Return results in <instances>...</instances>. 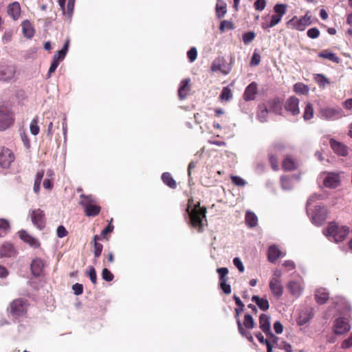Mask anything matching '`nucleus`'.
Returning <instances> with one entry per match:
<instances>
[{"label": "nucleus", "mask_w": 352, "mask_h": 352, "mask_svg": "<svg viewBox=\"0 0 352 352\" xmlns=\"http://www.w3.org/2000/svg\"><path fill=\"white\" fill-rule=\"evenodd\" d=\"M186 212L192 226L197 228L199 232L202 231L206 221V208H201L199 202L194 204L192 199H189Z\"/></svg>", "instance_id": "nucleus-1"}, {"label": "nucleus", "mask_w": 352, "mask_h": 352, "mask_svg": "<svg viewBox=\"0 0 352 352\" xmlns=\"http://www.w3.org/2000/svg\"><path fill=\"white\" fill-rule=\"evenodd\" d=\"M321 197V195L313 194L307 201V213L311 217L312 223L316 226H320L327 219V210L324 207L316 205L314 206V209H312L313 203Z\"/></svg>", "instance_id": "nucleus-2"}, {"label": "nucleus", "mask_w": 352, "mask_h": 352, "mask_svg": "<svg viewBox=\"0 0 352 352\" xmlns=\"http://www.w3.org/2000/svg\"><path fill=\"white\" fill-rule=\"evenodd\" d=\"M323 233L329 241L338 243L346 239L349 233V228L345 226H338L335 223H331L323 230Z\"/></svg>", "instance_id": "nucleus-3"}, {"label": "nucleus", "mask_w": 352, "mask_h": 352, "mask_svg": "<svg viewBox=\"0 0 352 352\" xmlns=\"http://www.w3.org/2000/svg\"><path fill=\"white\" fill-rule=\"evenodd\" d=\"M80 199L79 204L84 208L85 214L87 217H94L99 214L100 207L94 204L95 199L92 195H81Z\"/></svg>", "instance_id": "nucleus-4"}, {"label": "nucleus", "mask_w": 352, "mask_h": 352, "mask_svg": "<svg viewBox=\"0 0 352 352\" xmlns=\"http://www.w3.org/2000/svg\"><path fill=\"white\" fill-rule=\"evenodd\" d=\"M312 23L311 16L307 12L303 16L298 18L294 16L287 23L288 27L296 30L298 31H304L305 28Z\"/></svg>", "instance_id": "nucleus-5"}, {"label": "nucleus", "mask_w": 352, "mask_h": 352, "mask_svg": "<svg viewBox=\"0 0 352 352\" xmlns=\"http://www.w3.org/2000/svg\"><path fill=\"white\" fill-rule=\"evenodd\" d=\"M26 313V301L16 299L10 304V314L14 318L23 316Z\"/></svg>", "instance_id": "nucleus-6"}, {"label": "nucleus", "mask_w": 352, "mask_h": 352, "mask_svg": "<svg viewBox=\"0 0 352 352\" xmlns=\"http://www.w3.org/2000/svg\"><path fill=\"white\" fill-rule=\"evenodd\" d=\"M323 185L328 188H336L341 183L340 173H324Z\"/></svg>", "instance_id": "nucleus-7"}, {"label": "nucleus", "mask_w": 352, "mask_h": 352, "mask_svg": "<svg viewBox=\"0 0 352 352\" xmlns=\"http://www.w3.org/2000/svg\"><path fill=\"white\" fill-rule=\"evenodd\" d=\"M15 160L13 152L4 146L0 148V166L8 168Z\"/></svg>", "instance_id": "nucleus-8"}, {"label": "nucleus", "mask_w": 352, "mask_h": 352, "mask_svg": "<svg viewBox=\"0 0 352 352\" xmlns=\"http://www.w3.org/2000/svg\"><path fill=\"white\" fill-rule=\"evenodd\" d=\"M273 9L275 14L272 16L269 25L274 27L280 22L282 17L286 14L287 6L283 3H277Z\"/></svg>", "instance_id": "nucleus-9"}, {"label": "nucleus", "mask_w": 352, "mask_h": 352, "mask_svg": "<svg viewBox=\"0 0 352 352\" xmlns=\"http://www.w3.org/2000/svg\"><path fill=\"white\" fill-rule=\"evenodd\" d=\"M16 67L12 65L0 63V80L9 81L14 78Z\"/></svg>", "instance_id": "nucleus-10"}, {"label": "nucleus", "mask_w": 352, "mask_h": 352, "mask_svg": "<svg viewBox=\"0 0 352 352\" xmlns=\"http://www.w3.org/2000/svg\"><path fill=\"white\" fill-rule=\"evenodd\" d=\"M217 273L219 275V286L223 292L226 294H230L231 293V287L229 284H227L228 274V270L227 267H220L217 270Z\"/></svg>", "instance_id": "nucleus-11"}, {"label": "nucleus", "mask_w": 352, "mask_h": 352, "mask_svg": "<svg viewBox=\"0 0 352 352\" xmlns=\"http://www.w3.org/2000/svg\"><path fill=\"white\" fill-rule=\"evenodd\" d=\"M322 118L325 120H335L342 116V111L340 108H322L320 111Z\"/></svg>", "instance_id": "nucleus-12"}, {"label": "nucleus", "mask_w": 352, "mask_h": 352, "mask_svg": "<svg viewBox=\"0 0 352 352\" xmlns=\"http://www.w3.org/2000/svg\"><path fill=\"white\" fill-rule=\"evenodd\" d=\"M285 110L292 116H297L300 113L299 100L295 96L287 98L285 103Z\"/></svg>", "instance_id": "nucleus-13"}, {"label": "nucleus", "mask_w": 352, "mask_h": 352, "mask_svg": "<svg viewBox=\"0 0 352 352\" xmlns=\"http://www.w3.org/2000/svg\"><path fill=\"white\" fill-rule=\"evenodd\" d=\"M30 215L33 224L38 229L42 230L45 227V224L43 211L41 209L33 210H32Z\"/></svg>", "instance_id": "nucleus-14"}, {"label": "nucleus", "mask_w": 352, "mask_h": 352, "mask_svg": "<svg viewBox=\"0 0 352 352\" xmlns=\"http://www.w3.org/2000/svg\"><path fill=\"white\" fill-rule=\"evenodd\" d=\"M351 326L346 318H338L334 323V333L338 335L343 334L349 331Z\"/></svg>", "instance_id": "nucleus-15"}, {"label": "nucleus", "mask_w": 352, "mask_h": 352, "mask_svg": "<svg viewBox=\"0 0 352 352\" xmlns=\"http://www.w3.org/2000/svg\"><path fill=\"white\" fill-rule=\"evenodd\" d=\"M19 236L24 243L28 244L32 248H37L40 246L39 241L25 230L19 231Z\"/></svg>", "instance_id": "nucleus-16"}, {"label": "nucleus", "mask_w": 352, "mask_h": 352, "mask_svg": "<svg viewBox=\"0 0 352 352\" xmlns=\"http://www.w3.org/2000/svg\"><path fill=\"white\" fill-rule=\"evenodd\" d=\"M44 267L45 263L43 260L40 258H34L30 265V269L33 276L38 277L42 274Z\"/></svg>", "instance_id": "nucleus-17"}, {"label": "nucleus", "mask_w": 352, "mask_h": 352, "mask_svg": "<svg viewBox=\"0 0 352 352\" xmlns=\"http://www.w3.org/2000/svg\"><path fill=\"white\" fill-rule=\"evenodd\" d=\"M269 287L272 295L279 299L283 294V287L280 280H270Z\"/></svg>", "instance_id": "nucleus-18"}, {"label": "nucleus", "mask_w": 352, "mask_h": 352, "mask_svg": "<svg viewBox=\"0 0 352 352\" xmlns=\"http://www.w3.org/2000/svg\"><path fill=\"white\" fill-rule=\"evenodd\" d=\"M267 108L269 112L274 113L276 115H281L283 107L282 102L278 98L270 100L267 103Z\"/></svg>", "instance_id": "nucleus-19"}, {"label": "nucleus", "mask_w": 352, "mask_h": 352, "mask_svg": "<svg viewBox=\"0 0 352 352\" xmlns=\"http://www.w3.org/2000/svg\"><path fill=\"white\" fill-rule=\"evenodd\" d=\"M16 253V250L11 243L6 242L0 247V258L12 257Z\"/></svg>", "instance_id": "nucleus-20"}, {"label": "nucleus", "mask_w": 352, "mask_h": 352, "mask_svg": "<svg viewBox=\"0 0 352 352\" xmlns=\"http://www.w3.org/2000/svg\"><path fill=\"white\" fill-rule=\"evenodd\" d=\"M314 314L311 308H306L301 311L296 320L298 325L302 326L309 322L313 318Z\"/></svg>", "instance_id": "nucleus-21"}, {"label": "nucleus", "mask_w": 352, "mask_h": 352, "mask_svg": "<svg viewBox=\"0 0 352 352\" xmlns=\"http://www.w3.org/2000/svg\"><path fill=\"white\" fill-rule=\"evenodd\" d=\"M211 70L214 72H219L223 74H228L230 69L226 66L224 60L221 58L215 59L212 64Z\"/></svg>", "instance_id": "nucleus-22"}, {"label": "nucleus", "mask_w": 352, "mask_h": 352, "mask_svg": "<svg viewBox=\"0 0 352 352\" xmlns=\"http://www.w3.org/2000/svg\"><path fill=\"white\" fill-rule=\"evenodd\" d=\"M287 289H289L292 296L296 298L300 297L303 292L302 285L299 282L294 280H292L288 283Z\"/></svg>", "instance_id": "nucleus-23"}, {"label": "nucleus", "mask_w": 352, "mask_h": 352, "mask_svg": "<svg viewBox=\"0 0 352 352\" xmlns=\"http://www.w3.org/2000/svg\"><path fill=\"white\" fill-rule=\"evenodd\" d=\"M13 119L10 113L0 110V131H3L8 128L12 123Z\"/></svg>", "instance_id": "nucleus-24"}, {"label": "nucleus", "mask_w": 352, "mask_h": 352, "mask_svg": "<svg viewBox=\"0 0 352 352\" xmlns=\"http://www.w3.org/2000/svg\"><path fill=\"white\" fill-rule=\"evenodd\" d=\"M330 145L333 151L339 155L346 156L348 154L347 147L340 142L333 139L330 140Z\"/></svg>", "instance_id": "nucleus-25"}, {"label": "nucleus", "mask_w": 352, "mask_h": 352, "mask_svg": "<svg viewBox=\"0 0 352 352\" xmlns=\"http://www.w3.org/2000/svg\"><path fill=\"white\" fill-rule=\"evenodd\" d=\"M257 92V85L256 82H251L245 89L243 98L245 101L253 100Z\"/></svg>", "instance_id": "nucleus-26"}, {"label": "nucleus", "mask_w": 352, "mask_h": 352, "mask_svg": "<svg viewBox=\"0 0 352 352\" xmlns=\"http://www.w3.org/2000/svg\"><path fill=\"white\" fill-rule=\"evenodd\" d=\"M8 14L13 20H17L21 14V6L19 2L14 1L9 4L7 10Z\"/></svg>", "instance_id": "nucleus-27"}, {"label": "nucleus", "mask_w": 352, "mask_h": 352, "mask_svg": "<svg viewBox=\"0 0 352 352\" xmlns=\"http://www.w3.org/2000/svg\"><path fill=\"white\" fill-rule=\"evenodd\" d=\"M190 80L189 78H186L181 81L178 89V96L180 100L186 98L188 96L190 91Z\"/></svg>", "instance_id": "nucleus-28"}, {"label": "nucleus", "mask_w": 352, "mask_h": 352, "mask_svg": "<svg viewBox=\"0 0 352 352\" xmlns=\"http://www.w3.org/2000/svg\"><path fill=\"white\" fill-rule=\"evenodd\" d=\"M270 319V317L265 314H261L259 317V327L266 335L272 331Z\"/></svg>", "instance_id": "nucleus-29"}, {"label": "nucleus", "mask_w": 352, "mask_h": 352, "mask_svg": "<svg viewBox=\"0 0 352 352\" xmlns=\"http://www.w3.org/2000/svg\"><path fill=\"white\" fill-rule=\"evenodd\" d=\"M329 298V294L324 288H319L315 292V299L320 305L324 304Z\"/></svg>", "instance_id": "nucleus-30"}, {"label": "nucleus", "mask_w": 352, "mask_h": 352, "mask_svg": "<svg viewBox=\"0 0 352 352\" xmlns=\"http://www.w3.org/2000/svg\"><path fill=\"white\" fill-rule=\"evenodd\" d=\"M285 256V254L282 255L280 250L275 245H271L268 249V260L271 263L276 261L280 256Z\"/></svg>", "instance_id": "nucleus-31"}, {"label": "nucleus", "mask_w": 352, "mask_h": 352, "mask_svg": "<svg viewBox=\"0 0 352 352\" xmlns=\"http://www.w3.org/2000/svg\"><path fill=\"white\" fill-rule=\"evenodd\" d=\"M21 26L24 36L28 38H32L34 34V29L30 22L25 20L22 22Z\"/></svg>", "instance_id": "nucleus-32"}, {"label": "nucleus", "mask_w": 352, "mask_h": 352, "mask_svg": "<svg viewBox=\"0 0 352 352\" xmlns=\"http://www.w3.org/2000/svg\"><path fill=\"white\" fill-rule=\"evenodd\" d=\"M252 301L255 302L262 311H267L270 307L268 300L265 298H260L257 295H254L252 297Z\"/></svg>", "instance_id": "nucleus-33"}, {"label": "nucleus", "mask_w": 352, "mask_h": 352, "mask_svg": "<svg viewBox=\"0 0 352 352\" xmlns=\"http://www.w3.org/2000/svg\"><path fill=\"white\" fill-rule=\"evenodd\" d=\"M268 109L265 104H261L258 107L256 112V118L261 122H265L267 121Z\"/></svg>", "instance_id": "nucleus-34"}, {"label": "nucleus", "mask_w": 352, "mask_h": 352, "mask_svg": "<svg viewBox=\"0 0 352 352\" xmlns=\"http://www.w3.org/2000/svg\"><path fill=\"white\" fill-rule=\"evenodd\" d=\"M295 178L296 180L299 179L298 176H295L293 177H289L286 176H283L280 179L282 188L284 190H292L294 187L293 179Z\"/></svg>", "instance_id": "nucleus-35"}, {"label": "nucleus", "mask_w": 352, "mask_h": 352, "mask_svg": "<svg viewBox=\"0 0 352 352\" xmlns=\"http://www.w3.org/2000/svg\"><path fill=\"white\" fill-rule=\"evenodd\" d=\"M245 223L250 228L255 227L258 223L256 215L253 212L247 211L245 214Z\"/></svg>", "instance_id": "nucleus-36"}, {"label": "nucleus", "mask_w": 352, "mask_h": 352, "mask_svg": "<svg viewBox=\"0 0 352 352\" xmlns=\"http://www.w3.org/2000/svg\"><path fill=\"white\" fill-rule=\"evenodd\" d=\"M69 40L67 39L65 43L63 46L62 49L60 50H59L56 54H55L54 55L53 58L54 59H56L58 61L63 60L65 58V57L67 53V51L69 49Z\"/></svg>", "instance_id": "nucleus-37"}, {"label": "nucleus", "mask_w": 352, "mask_h": 352, "mask_svg": "<svg viewBox=\"0 0 352 352\" xmlns=\"http://www.w3.org/2000/svg\"><path fill=\"white\" fill-rule=\"evenodd\" d=\"M309 90V87L302 82H297L294 85V91L297 94L307 95Z\"/></svg>", "instance_id": "nucleus-38"}, {"label": "nucleus", "mask_w": 352, "mask_h": 352, "mask_svg": "<svg viewBox=\"0 0 352 352\" xmlns=\"http://www.w3.org/2000/svg\"><path fill=\"white\" fill-rule=\"evenodd\" d=\"M318 56L328 59L333 61V63H338L340 62V58L336 55V54L329 52L327 50L322 51L318 54Z\"/></svg>", "instance_id": "nucleus-39"}, {"label": "nucleus", "mask_w": 352, "mask_h": 352, "mask_svg": "<svg viewBox=\"0 0 352 352\" xmlns=\"http://www.w3.org/2000/svg\"><path fill=\"white\" fill-rule=\"evenodd\" d=\"M283 168L285 170H293L297 168L296 162L291 157H287L283 161Z\"/></svg>", "instance_id": "nucleus-40"}, {"label": "nucleus", "mask_w": 352, "mask_h": 352, "mask_svg": "<svg viewBox=\"0 0 352 352\" xmlns=\"http://www.w3.org/2000/svg\"><path fill=\"white\" fill-rule=\"evenodd\" d=\"M163 182L170 188H175L177 186L176 182L169 173H164L162 175Z\"/></svg>", "instance_id": "nucleus-41"}, {"label": "nucleus", "mask_w": 352, "mask_h": 352, "mask_svg": "<svg viewBox=\"0 0 352 352\" xmlns=\"http://www.w3.org/2000/svg\"><path fill=\"white\" fill-rule=\"evenodd\" d=\"M10 230V223L7 219H0V236H6Z\"/></svg>", "instance_id": "nucleus-42"}, {"label": "nucleus", "mask_w": 352, "mask_h": 352, "mask_svg": "<svg viewBox=\"0 0 352 352\" xmlns=\"http://www.w3.org/2000/svg\"><path fill=\"white\" fill-rule=\"evenodd\" d=\"M233 299L234 300L236 305L238 306V307L235 308V313H236L235 318H236V322H237L238 319H239L240 314L244 310V304L241 300L239 297H238L236 295H234Z\"/></svg>", "instance_id": "nucleus-43"}, {"label": "nucleus", "mask_w": 352, "mask_h": 352, "mask_svg": "<svg viewBox=\"0 0 352 352\" xmlns=\"http://www.w3.org/2000/svg\"><path fill=\"white\" fill-rule=\"evenodd\" d=\"M43 175H44L43 170H41L38 171L36 173V178L34 180V187H33L34 192L36 194L38 193V192L40 190V186H41Z\"/></svg>", "instance_id": "nucleus-44"}, {"label": "nucleus", "mask_w": 352, "mask_h": 352, "mask_svg": "<svg viewBox=\"0 0 352 352\" xmlns=\"http://www.w3.org/2000/svg\"><path fill=\"white\" fill-rule=\"evenodd\" d=\"M314 80L318 84V85L322 88L331 83L330 80L327 77L320 74H316L314 76Z\"/></svg>", "instance_id": "nucleus-45"}, {"label": "nucleus", "mask_w": 352, "mask_h": 352, "mask_svg": "<svg viewBox=\"0 0 352 352\" xmlns=\"http://www.w3.org/2000/svg\"><path fill=\"white\" fill-rule=\"evenodd\" d=\"M314 108L311 103H307L305 108L303 118L305 120H309L313 118Z\"/></svg>", "instance_id": "nucleus-46"}, {"label": "nucleus", "mask_w": 352, "mask_h": 352, "mask_svg": "<svg viewBox=\"0 0 352 352\" xmlns=\"http://www.w3.org/2000/svg\"><path fill=\"white\" fill-rule=\"evenodd\" d=\"M38 119L37 117L34 118L30 122V132L34 135H38L40 131V129L38 125Z\"/></svg>", "instance_id": "nucleus-47"}, {"label": "nucleus", "mask_w": 352, "mask_h": 352, "mask_svg": "<svg viewBox=\"0 0 352 352\" xmlns=\"http://www.w3.org/2000/svg\"><path fill=\"white\" fill-rule=\"evenodd\" d=\"M243 325L248 329H252L254 327L255 322L250 314H245L244 317Z\"/></svg>", "instance_id": "nucleus-48"}, {"label": "nucleus", "mask_w": 352, "mask_h": 352, "mask_svg": "<svg viewBox=\"0 0 352 352\" xmlns=\"http://www.w3.org/2000/svg\"><path fill=\"white\" fill-rule=\"evenodd\" d=\"M232 98V93L231 89L228 87H223L220 95V98L222 100L228 101Z\"/></svg>", "instance_id": "nucleus-49"}, {"label": "nucleus", "mask_w": 352, "mask_h": 352, "mask_svg": "<svg viewBox=\"0 0 352 352\" xmlns=\"http://www.w3.org/2000/svg\"><path fill=\"white\" fill-rule=\"evenodd\" d=\"M216 13L218 18L223 17L226 13V6L223 3L218 2L216 6Z\"/></svg>", "instance_id": "nucleus-50"}, {"label": "nucleus", "mask_w": 352, "mask_h": 352, "mask_svg": "<svg viewBox=\"0 0 352 352\" xmlns=\"http://www.w3.org/2000/svg\"><path fill=\"white\" fill-rule=\"evenodd\" d=\"M86 274L89 277L90 280L94 285L97 283V276L95 268L93 266H89Z\"/></svg>", "instance_id": "nucleus-51"}, {"label": "nucleus", "mask_w": 352, "mask_h": 352, "mask_svg": "<svg viewBox=\"0 0 352 352\" xmlns=\"http://www.w3.org/2000/svg\"><path fill=\"white\" fill-rule=\"evenodd\" d=\"M98 236L95 235L94 236V256L96 258L99 257L101 255L103 246L101 243H99L97 242Z\"/></svg>", "instance_id": "nucleus-52"}, {"label": "nucleus", "mask_w": 352, "mask_h": 352, "mask_svg": "<svg viewBox=\"0 0 352 352\" xmlns=\"http://www.w3.org/2000/svg\"><path fill=\"white\" fill-rule=\"evenodd\" d=\"M234 28L233 23L230 21L224 20L220 23L219 30L223 32L226 30H233Z\"/></svg>", "instance_id": "nucleus-53"}, {"label": "nucleus", "mask_w": 352, "mask_h": 352, "mask_svg": "<svg viewBox=\"0 0 352 352\" xmlns=\"http://www.w3.org/2000/svg\"><path fill=\"white\" fill-rule=\"evenodd\" d=\"M255 33L250 31L243 34V42L244 44L248 45L251 43L255 38Z\"/></svg>", "instance_id": "nucleus-54"}, {"label": "nucleus", "mask_w": 352, "mask_h": 352, "mask_svg": "<svg viewBox=\"0 0 352 352\" xmlns=\"http://www.w3.org/2000/svg\"><path fill=\"white\" fill-rule=\"evenodd\" d=\"M102 278L107 282H110L113 280V274L107 269L104 268L102 271Z\"/></svg>", "instance_id": "nucleus-55"}, {"label": "nucleus", "mask_w": 352, "mask_h": 352, "mask_svg": "<svg viewBox=\"0 0 352 352\" xmlns=\"http://www.w3.org/2000/svg\"><path fill=\"white\" fill-rule=\"evenodd\" d=\"M232 182L238 186H244L247 182L242 177L236 175L231 176Z\"/></svg>", "instance_id": "nucleus-56"}, {"label": "nucleus", "mask_w": 352, "mask_h": 352, "mask_svg": "<svg viewBox=\"0 0 352 352\" xmlns=\"http://www.w3.org/2000/svg\"><path fill=\"white\" fill-rule=\"evenodd\" d=\"M307 35L310 38H317L320 35V30L317 28H311L307 30Z\"/></svg>", "instance_id": "nucleus-57"}, {"label": "nucleus", "mask_w": 352, "mask_h": 352, "mask_svg": "<svg viewBox=\"0 0 352 352\" xmlns=\"http://www.w3.org/2000/svg\"><path fill=\"white\" fill-rule=\"evenodd\" d=\"M188 58L190 63L194 62L197 56V51L195 47H191L187 52Z\"/></svg>", "instance_id": "nucleus-58"}, {"label": "nucleus", "mask_w": 352, "mask_h": 352, "mask_svg": "<svg viewBox=\"0 0 352 352\" xmlns=\"http://www.w3.org/2000/svg\"><path fill=\"white\" fill-rule=\"evenodd\" d=\"M237 326H238V329H239V333H241V335L243 336V337H245V338H248V336L251 334L250 332H249L248 331L245 330L243 327V324L241 323L240 319H238V321H237Z\"/></svg>", "instance_id": "nucleus-59"}, {"label": "nucleus", "mask_w": 352, "mask_h": 352, "mask_svg": "<svg viewBox=\"0 0 352 352\" xmlns=\"http://www.w3.org/2000/svg\"><path fill=\"white\" fill-rule=\"evenodd\" d=\"M75 0H68L67 4V16L72 18L74 9Z\"/></svg>", "instance_id": "nucleus-60"}, {"label": "nucleus", "mask_w": 352, "mask_h": 352, "mask_svg": "<svg viewBox=\"0 0 352 352\" xmlns=\"http://www.w3.org/2000/svg\"><path fill=\"white\" fill-rule=\"evenodd\" d=\"M233 264L238 269L240 272H243L245 270V267L241 260L239 257H235L233 259Z\"/></svg>", "instance_id": "nucleus-61"}, {"label": "nucleus", "mask_w": 352, "mask_h": 352, "mask_svg": "<svg viewBox=\"0 0 352 352\" xmlns=\"http://www.w3.org/2000/svg\"><path fill=\"white\" fill-rule=\"evenodd\" d=\"M266 6L265 0H256L254 3V8L258 11H262Z\"/></svg>", "instance_id": "nucleus-62"}, {"label": "nucleus", "mask_w": 352, "mask_h": 352, "mask_svg": "<svg viewBox=\"0 0 352 352\" xmlns=\"http://www.w3.org/2000/svg\"><path fill=\"white\" fill-rule=\"evenodd\" d=\"M72 289L75 295L78 296L82 294L83 292V286L80 283H75L72 286Z\"/></svg>", "instance_id": "nucleus-63"}, {"label": "nucleus", "mask_w": 352, "mask_h": 352, "mask_svg": "<svg viewBox=\"0 0 352 352\" xmlns=\"http://www.w3.org/2000/svg\"><path fill=\"white\" fill-rule=\"evenodd\" d=\"M260 61H261L260 55L256 52H254V54L252 56V58H251L250 65L252 66L258 65L260 63Z\"/></svg>", "instance_id": "nucleus-64"}]
</instances>
